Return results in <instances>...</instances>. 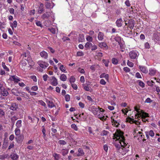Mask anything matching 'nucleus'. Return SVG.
Here are the masks:
<instances>
[{"label": "nucleus", "instance_id": "obj_1", "mask_svg": "<svg viewBox=\"0 0 160 160\" xmlns=\"http://www.w3.org/2000/svg\"><path fill=\"white\" fill-rule=\"evenodd\" d=\"M124 132L120 130H117L116 132L113 134V139H116L119 141V143H115L114 145L117 150H119L121 147H123L121 142H123L124 145L126 143L125 142V139L123 136Z\"/></svg>", "mask_w": 160, "mask_h": 160}, {"label": "nucleus", "instance_id": "obj_2", "mask_svg": "<svg viewBox=\"0 0 160 160\" xmlns=\"http://www.w3.org/2000/svg\"><path fill=\"white\" fill-rule=\"evenodd\" d=\"M139 115L140 116V117H141V118L142 119V120L143 122H146V117H149L148 114L146 112H144V111L142 110L141 111V113L139 114H136L135 115V117H137V118L136 117L135 118H137L138 117H138V116Z\"/></svg>", "mask_w": 160, "mask_h": 160}, {"label": "nucleus", "instance_id": "obj_3", "mask_svg": "<svg viewBox=\"0 0 160 160\" xmlns=\"http://www.w3.org/2000/svg\"><path fill=\"white\" fill-rule=\"evenodd\" d=\"M129 55L131 59H135L138 57L139 53L136 51L132 50L129 52Z\"/></svg>", "mask_w": 160, "mask_h": 160}, {"label": "nucleus", "instance_id": "obj_4", "mask_svg": "<svg viewBox=\"0 0 160 160\" xmlns=\"http://www.w3.org/2000/svg\"><path fill=\"white\" fill-rule=\"evenodd\" d=\"M126 121L131 123H134L136 125L140 124V122H139L136 120H134L133 119L130 117L127 118Z\"/></svg>", "mask_w": 160, "mask_h": 160}, {"label": "nucleus", "instance_id": "obj_5", "mask_svg": "<svg viewBox=\"0 0 160 160\" xmlns=\"http://www.w3.org/2000/svg\"><path fill=\"white\" fill-rule=\"evenodd\" d=\"M153 39L155 42L160 43V34H159L154 33L153 34Z\"/></svg>", "mask_w": 160, "mask_h": 160}, {"label": "nucleus", "instance_id": "obj_6", "mask_svg": "<svg viewBox=\"0 0 160 160\" xmlns=\"http://www.w3.org/2000/svg\"><path fill=\"white\" fill-rule=\"evenodd\" d=\"M23 138L24 137L23 135H20L15 138L17 142L19 143L22 142Z\"/></svg>", "mask_w": 160, "mask_h": 160}, {"label": "nucleus", "instance_id": "obj_7", "mask_svg": "<svg viewBox=\"0 0 160 160\" xmlns=\"http://www.w3.org/2000/svg\"><path fill=\"white\" fill-rule=\"evenodd\" d=\"M18 108V104L16 103H12L10 108L12 111H16Z\"/></svg>", "mask_w": 160, "mask_h": 160}, {"label": "nucleus", "instance_id": "obj_8", "mask_svg": "<svg viewBox=\"0 0 160 160\" xmlns=\"http://www.w3.org/2000/svg\"><path fill=\"white\" fill-rule=\"evenodd\" d=\"M50 16V12H47L43 14L41 16V18L43 20L48 19Z\"/></svg>", "mask_w": 160, "mask_h": 160}, {"label": "nucleus", "instance_id": "obj_9", "mask_svg": "<svg viewBox=\"0 0 160 160\" xmlns=\"http://www.w3.org/2000/svg\"><path fill=\"white\" fill-rule=\"evenodd\" d=\"M40 55L41 56L45 59H46L48 58V54L45 51H43L41 52L40 53Z\"/></svg>", "mask_w": 160, "mask_h": 160}, {"label": "nucleus", "instance_id": "obj_10", "mask_svg": "<svg viewBox=\"0 0 160 160\" xmlns=\"http://www.w3.org/2000/svg\"><path fill=\"white\" fill-rule=\"evenodd\" d=\"M122 20L121 18L118 19L116 22L117 26L119 27H121L122 25Z\"/></svg>", "mask_w": 160, "mask_h": 160}, {"label": "nucleus", "instance_id": "obj_11", "mask_svg": "<svg viewBox=\"0 0 160 160\" xmlns=\"http://www.w3.org/2000/svg\"><path fill=\"white\" fill-rule=\"evenodd\" d=\"M139 68L143 73H147L148 72V70L144 66H139Z\"/></svg>", "mask_w": 160, "mask_h": 160}, {"label": "nucleus", "instance_id": "obj_12", "mask_svg": "<svg viewBox=\"0 0 160 160\" xmlns=\"http://www.w3.org/2000/svg\"><path fill=\"white\" fill-rule=\"evenodd\" d=\"M44 5L43 3H41L38 8V12L39 13H41L44 11Z\"/></svg>", "mask_w": 160, "mask_h": 160}, {"label": "nucleus", "instance_id": "obj_13", "mask_svg": "<svg viewBox=\"0 0 160 160\" xmlns=\"http://www.w3.org/2000/svg\"><path fill=\"white\" fill-rule=\"evenodd\" d=\"M78 152V153L77 154V156L78 157L83 156L84 155V153L82 148H79Z\"/></svg>", "mask_w": 160, "mask_h": 160}, {"label": "nucleus", "instance_id": "obj_14", "mask_svg": "<svg viewBox=\"0 0 160 160\" xmlns=\"http://www.w3.org/2000/svg\"><path fill=\"white\" fill-rule=\"evenodd\" d=\"M53 82H52V84L54 86H56L57 85L58 83L57 80L54 76L52 77Z\"/></svg>", "mask_w": 160, "mask_h": 160}, {"label": "nucleus", "instance_id": "obj_15", "mask_svg": "<svg viewBox=\"0 0 160 160\" xmlns=\"http://www.w3.org/2000/svg\"><path fill=\"white\" fill-rule=\"evenodd\" d=\"M53 6L51 7V3L48 2H46L45 5V7L47 9H50L51 8H52L54 6V4L53 3Z\"/></svg>", "mask_w": 160, "mask_h": 160}, {"label": "nucleus", "instance_id": "obj_16", "mask_svg": "<svg viewBox=\"0 0 160 160\" xmlns=\"http://www.w3.org/2000/svg\"><path fill=\"white\" fill-rule=\"evenodd\" d=\"M10 156L11 158L14 160H16L18 158V156L16 153H12Z\"/></svg>", "mask_w": 160, "mask_h": 160}, {"label": "nucleus", "instance_id": "obj_17", "mask_svg": "<svg viewBox=\"0 0 160 160\" xmlns=\"http://www.w3.org/2000/svg\"><path fill=\"white\" fill-rule=\"evenodd\" d=\"M84 40V35L82 34L79 35L78 41L79 42H83Z\"/></svg>", "mask_w": 160, "mask_h": 160}, {"label": "nucleus", "instance_id": "obj_18", "mask_svg": "<svg viewBox=\"0 0 160 160\" xmlns=\"http://www.w3.org/2000/svg\"><path fill=\"white\" fill-rule=\"evenodd\" d=\"M99 46L101 48H108V46L105 42H103L100 43L99 44Z\"/></svg>", "mask_w": 160, "mask_h": 160}, {"label": "nucleus", "instance_id": "obj_19", "mask_svg": "<svg viewBox=\"0 0 160 160\" xmlns=\"http://www.w3.org/2000/svg\"><path fill=\"white\" fill-rule=\"evenodd\" d=\"M1 93L2 95L4 96H6L8 94V92L7 90L5 89H4L3 90L1 91Z\"/></svg>", "mask_w": 160, "mask_h": 160}, {"label": "nucleus", "instance_id": "obj_20", "mask_svg": "<svg viewBox=\"0 0 160 160\" xmlns=\"http://www.w3.org/2000/svg\"><path fill=\"white\" fill-rule=\"evenodd\" d=\"M48 106L50 108H52L55 106L53 102L51 101L48 100L47 101Z\"/></svg>", "mask_w": 160, "mask_h": 160}, {"label": "nucleus", "instance_id": "obj_21", "mask_svg": "<svg viewBox=\"0 0 160 160\" xmlns=\"http://www.w3.org/2000/svg\"><path fill=\"white\" fill-rule=\"evenodd\" d=\"M104 34L101 32H99L98 36V38L99 40H102L103 39Z\"/></svg>", "mask_w": 160, "mask_h": 160}, {"label": "nucleus", "instance_id": "obj_22", "mask_svg": "<svg viewBox=\"0 0 160 160\" xmlns=\"http://www.w3.org/2000/svg\"><path fill=\"white\" fill-rule=\"evenodd\" d=\"M61 151L62 152V155L65 156L68 153V149H62L61 150Z\"/></svg>", "mask_w": 160, "mask_h": 160}, {"label": "nucleus", "instance_id": "obj_23", "mask_svg": "<svg viewBox=\"0 0 160 160\" xmlns=\"http://www.w3.org/2000/svg\"><path fill=\"white\" fill-rule=\"evenodd\" d=\"M99 111H100V112H101V110H100L99 108H95L93 109L92 112L94 115H96Z\"/></svg>", "mask_w": 160, "mask_h": 160}, {"label": "nucleus", "instance_id": "obj_24", "mask_svg": "<svg viewBox=\"0 0 160 160\" xmlns=\"http://www.w3.org/2000/svg\"><path fill=\"white\" fill-rule=\"evenodd\" d=\"M22 121L21 120H18L16 124L17 128H19L22 126Z\"/></svg>", "mask_w": 160, "mask_h": 160}, {"label": "nucleus", "instance_id": "obj_25", "mask_svg": "<svg viewBox=\"0 0 160 160\" xmlns=\"http://www.w3.org/2000/svg\"><path fill=\"white\" fill-rule=\"evenodd\" d=\"M67 77L64 74H62L60 77V79L62 81H65L67 79Z\"/></svg>", "mask_w": 160, "mask_h": 160}, {"label": "nucleus", "instance_id": "obj_26", "mask_svg": "<svg viewBox=\"0 0 160 160\" xmlns=\"http://www.w3.org/2000/svg\"><path fill=\"white\" fill-rule=\"evenodd\" d=\"M48 30L49 31L53 34H55L56 33V29L53 28H48Z\"/></svg>", "mask_w": 160, "mask_h": 160}, {"label": "nucleus", "instance_id": "obj_27", "mask_svg": "<svg viewBox=\"0 0 160 160\" xmlns=\"http://www.w3.org/2000/svg\"><path fill=\"white\" fill-rule=\"evenodd\" d=\"M53 156L54 158V160H58L60 158L59 154L56 153L53 154Z\"/></svg>", "mask_w": 160, "mask_h": 160}, {"label": "nucleus", "instance_id": "obj_28", "mask_svg": "<svg viewBox=\"0 0 160 160\" xmlns=\"http://www.w3.org/2000/svg\"><path fill=\"white\" fill-rule=\"evenodd\" d=\"M111 118L112 120V123H113L115 124V125L116 126V127H118V125H119V123L116 120H114V119L112 118V117H111Z\"/></svg>", "mask_w": 160, "mask_h": 160}, {"label": "nucleus", "instance_id": "obj_29", "mask_svg": "<svg viewBox=\"0 0 160 160\" xmlns=\"http://www.w3.org/2000/svg\"><path fill=\"white\" fill-rule=\"evenodd\" d=\"M112 62L113 64L117 65L118 63V60L116 58H113L112 59Z\"/></svg>", "mask_w": 160, "mask_h": 160}, {"label": "nucleus", "instance_id": "obj_30", "mask_svg": "<svg viewBox=\"0 0 160 160\" xmlns=\"http://www.w3.org/2000/svg\"><path fill=\"white\" fill-rule=\"evenodd\" d=\"M15 135L18 136L20 134V131L18 128H16L15 129Z\"/></svg>", "mask_w": 160, "mask_h": 160}, {"label": "nucleus", "instance_id": "obj_31", "mask_svg": "<svg viewBox=\"0 0 160 160\" xmlns=\"http://www.w3.org/2000/svg\"><path fill=\"white\" fill-rule=\"evenodd\" d=\"M156 73V71L153 69H151L149 70V74L151 76H154Z\"/></svg>", "mask_w": 160, "mask_h": 160}, {"label": "nucleus", "instance_id": "obj_32", "mask_svg": "<svg viewBox=\"0 0 160 160\" xmlns=\"http://www.w3.org/2000/svg\"><path fill=\"white\" fill-rule=\"evenodd\" d=\"M17 22L16 21H14L11 24V26L13 29V28H16L17 26Z\"/></svg>", "mask_w": 160, "mask_h": 160}, {"label": "nucleus", "instance_id": "obj_33", "mask_svg": "<svg viewBox=\"0 0 160 160\" xmlns=\"http://www.w3.org/2000/svg\"><path fill=\"white\" fill-rule=\"evenodd\" d=\"M76 80L75 78L73 76H72L70 78L69 81L71 84H72V82H74Z\"/></svg>", "mask_w": 160, "mask_h": 160}, {"label": "nucleus", "instance_id": "obj_34", "mask_svg": "<svg viewBox=\"0 0 160 160\" xmlns=\"http://www.w3.org/2000/svg\"><path fill=\"white\" fill-rule=\"evenodd\" d=\"M2 66L3 68L7 71H9V68L6 66L5 63L4 62L2 63Z\"/></svg>", "mask_w": 160, "mask_h": 160}, {"label": "nucleus", "instance_id": "obj_35", "mask_svg": "<svg viewBox=\"0 0 160 160\" xmlns=\"http://www.w3.org/2000/svg\"><path fill=\"white\" fill-rule=\"evenodd\" d=\"M92 45V44L90 42H87L85 44V47L87 48H90Z\"/></svg>", "mask_w": 160, "mask_h": 160}, {"label": "nucleus", "instance_id": "obj_36", "mask_svg": "<svg viewBox=\"0 0 160 160\" xmlns=\"http://www.w3.org/2000/svg\"><path fill=\"white\" fill-rule=\"evenodd\" d=\"M45 132H46L45 129V128H43L42 130V132L43 133V137L45 139V140H46V134H45Z\"/></svg>", "mask_w": 160, "mask_h": 160}, {"label": "nucleus", "instance_id": "obj_37", "mask_svg": "<svg viewBox=\"0 0 160 160\" xmlns=\"http://www.w3.org/2000/svg\"><path fill=\"white\" fill-rule=\"evenodd\" d=\"M109 133V132L107 131L103 130L101 133V136H104L107 135H108V133Z\"/></svg>", "mask_w": 160, "mask_h": 160}, {"label": "nucleus", "instance_id": "obj_38", "mask_svg": "<svg viewBox=\"0 0 160 160\" xmlns=\"http://www.w3.org/2000/svg\"><path fill=\"white\" fill-rule=\"evenodd\" d=\"M71 127L72 128H73L75 131H77L78 130V128L77 126L74 124H72L71 125Z\"/></svg>", "mask_w": 160, "mask_h": 160}, {"label": "nucleus", "instance_id": "obj_39", "mask_svg": "<svg viewBox=\"0 0 160 160\" xmlns=\"http://www.w3.org/2000/svg\"><path fill=\"white\" fill-rule=\"evenodd\" d=\"M58 143L61 145H64L67 144V142L63 140H60L58 141Z\"/></svg>", "mask_w": 160, "mask_h": 160}, {"label": "nucleus", "instance_id": "obj_40", "mask_svg": "<svg viewBox=\"0 0 160 160\" xmlns=\"http://www.w3.org/2000/svg\"><path fill=\"white\" fill-rule=\"evenodd\" d=\"M20 63L23 66H25L27 64V63L26 62V59H25L24 60H22L20 62Z\"/></svg>", "mask_w": 160, "mask_h": 160}, {"label": "nucleus", "instance_id": "obj_41", "mask_svg": "<svg viewBox=\"0 0 160 160\" xmlns=\"http://www.w3.org/2000/svg\"><path fill=\"white\" fill-rule=\"evenodd\" d=\"M103 62L104 63L105 65V66L107 67L108 66V60H106L105 59L102 60Z\"/></svg>", "mask_w": 160, "mask_h": 160}, {"label": "nucleus", "instance_id": "obj_42", "mask_svg": "<svg viewBox=\"0 0 160 160\" xmlns=\"http://www.w3.org/2000/svg\"><path fill=\"white\" fill-rule=\"evenodd\" d=\"M59 69L62 72H65L66 70L65 68L64 67V66L63 65H61Z\"/></svg>", "mask_w": 160, "mask_h": 160}, {"label": "nucleus", "instance_id": "obj_43", "mask_svg": "<svg viewBox=\"0 0 160 160\" xmlns=\"http://www.w3.org/2000/svg\"><path fill=\"white\" fill-rule=\"evenodd\" d=\"M47 49L48 51H49L52 53H53L55 52V50H54V49L50 47H48Z\"/></svg>", "mask_w": 160, "mask_h": 160}, {"label": "nucleus", "instance_id": "obj_44", "mask_svg": "<svg viewBox=\"0 0 160 160\" xmlns=\"http://www.w3.org/2000/svg\"><path fill=\"white\" fill-rule=\"evenodd\" d=\"M18 119V118L15 116L12 117L11 118V120L12 122H13V124L14 123V122L15 120H16Z\"/></svg>", "mask_w": 160, "mask_h": 160}, {"label": "nucleus", "instance_id": "obj_45", "mask_svg": "<svg viewBox=\"0 0 160 160\" xmlns=\"http://www.w3.org/2000/svg\"><path fill=\"white\" fill-rule=\"evenodd\" d=\"M8 142H4L3 144L2 145V148L3 149H5L7 147Z\"/></svg>", "mask_w": 160, "mask_h": 160}, {"label": "nucleus", "instance_id": "obj_46", "mask_svg": "<svg viewBox=\"0 0 160 160\" xmlns=\"http://www.w3.org/2000/svg\"><path fill=\"white\" fill-rule=\"evenodd\" d=\"M5 112L3 111L1 109H0V117H2L4 116Z\"/></svg>", "mask_w": 160, "mask_h": 160}, {"label": "nucleus", "instance_id": "obj_47", "mask_svg": "<svg viewBox=\"0 0 160 160\" xmlns=\"http://www.w3.org/2000/svg\"><path fill=\"white\" fill-rule=\"evenodd\" d=\"M77 55L78 56H82L84 55V53L82 52H78L77 53Z\"/></svg>", "mask_w": 160, "mask_h": 160}, {"label": "nucleus", "instance_id": "obj_48", "mask_svg": "<svg viewBox=\"0 0 160 160\" xmlns=\"http://www.w3.org/2000/svg\"><path fill=\"white\" fill-rule=\"evenodd\" d=\"M65 98L66 101L68 102L70 100V96L68 94H67L65 96Z\"/></svg>", "mask_w": 160, "mask_h": 160}, {"label": "nucleus", "instance_id": "obj_49", "mask_svg": "<svg viewBox=\"0 0 160 160\" xmlns=\"http://www.w3.org/2000/svg\"><path fill=\"white\" fill-rule=\"evenodd\" d=\"M134 22H132V23H130L129 24V27L130 29H132L134 27Z\"/></svg>", "mask_w": 160, "mask_h": 160}, {"label": "nucleus", "instance_id": "obj_50", "mask_svg": "<svg viewBox=\"0 0 160 160\" xmlns=\"http://www.w3.org/2000/svg\"><path fill=\"white\" fill-rule=\"evenodd\" d=\"M40 104L42 106H43L44 107L46 106V104L42 100H39L38 101Z\"/></svg>", "mask_w": 160, "mask_h": 160}, {"label": "nucleus", "instance_id": "obj_51", "mask_svg": "<svg viewBox=\"0 0 160 160\" xmlns=\"http://www.w3.org/2000/svg\"><path fill=\"white\" fill-rule=\"evenodd\" d=\"M18 90L17 89H13L11 90L12 93L14 95L18 92Z\"/></svg>", "mask_w": 160, "mask_h": 160}, {"label": "nucleus", "instance_id": "obj_52", "mask_svg": "<svg viewBox=\"0 0 160 160\" xmlns=\"http://www.w3.org/2000/svg\"><path fill=\"white\" fill-rule=\"evenodd\" d=\"M127 64L129 66L131 67H133V63L132 62H130L129 60L128 61Z\"/></svg>", "mask_w": 160, "mask_h": 160}, {"label": "nucleus", "instance_id": "obj_53", "mask_svg": "<svg viewBox=\"0 0 160 160\" xmlns=\"http://www.w3.org/2000/svg\"><path fill=\"white\" fill-rule=\"evenodd\" d=\"M139 85L142 87V88H144L145 87V84L144 83H143V82L141 81H139Z\"/></svg>", "mask_w": 160, "mask_h": 160}, {"label": "nucleus", "instance_id": "obj_54", "mask_svg": "<svg viewBox=\"0 0 160 160\" xmlns=\"http://www.w3.org/2000/svg\"><path fill=\"white\" fill-rule=\"evenodd\" d=\"M82 86L83 87L84 89L86 91H88L90 90L89 87L88 86H85L84 84L82 85Z\"/></svg>", "mask_w": 160, "mask_h": 160}, {"label": "nucleus", "instance_id": "obj_55", "mask_svg": "<svg viewBox=\"0 0 160 160\" xmlns=\"http://www.w3.org/2000/svg\"><path fill=\"white\" fill-rule=\"evenodd\" d=\"M114 39L116 41L118 42L119 44H120V47H121V46L119 43V41L120 39V37H115Z\"/></svg>", "mask_w": 160, "mask_h": 160}, {"label": "nucleus", "instance_id": "obj_56", "mask_svg": "<svg viewBox=\"0 0 160 160\" xmlns=\"http://www.w3.org/2000/svg\"><path fill=\"white\" fill-rule=\"evenodd\" d=\"M87 41L89 42H92V38L90 36H88L86 38Z\"/></svg>", "mask_w": 160, "mask_h": 160}, {"label": "nucleus", "instance_id": "obj_57", "mask_svg": "<svg viewBox=\"0 0 160 160\" xmlns=\"http://www.w3.org/2000/svg\"><path fill=\"white\" fill-rule=\"evenodd\" d=\"M36 24L37 26H40L41 27H42V25L41 23V22L40 21H37L36 22Z\"/></svg>", "mask_w": 160, "mask_h": 160}, {"label": "nucleus", "instance_id": "obj_58", "mask_svg": "<svg viewBox=\"0 0 160 160\" xmlns=\"http://www.w3.org/2000/svg\"><path fill=\"white\" fill-rule=\"evenodd\" d=\"M123 70L126 72H129L130 71V69L127 67H124Z\"/></svg>", "mask_w": 160, "mask_h": 160}, {"label": "nucleus", "instance_id": "obj_59", "mask_svg": "<svg viewBox=\"0 0 160 160\" xmlns=\"http://www.w3.org/2000/svg\"><path fill=\"white\" fill-rule=\"evenodd\" d=\"M31 89L34 91H37L38 89V87L36 86H33L32 87Z\"/></svg>", "mask_w": 160, "mask_h": 160}, {"label": "nucleus", "instance_id": "obj_60", "mask_svg": "<svg viewBox=\"0 0 160 160\" xmlns=\"http://www.w3.org/2000/svg\"><path fill=\"white\" fill-rule=\"evenodd\" d=\"M71 86L72 88L75 90H76L77 89L78 87L77 85L75 84H71Z\"/></svg>", "mask_w": 160, "mask_h": 160}, {"label": "nucleus", "instance_id": "obj_61", "mask_svg": "<svg viewBox=\"0 0 160 160\" xmlns=\"http://www.w3.org/2000/svg\"><path fill=\"white\" fill-rule=\"evenodd\" d=\"M31 79H32L34 81L36 82L37 81V78L36 76L34 75H32L30 77Z\"/></svg>", "mask_w": 160, "mask_h": 160}, {"label": "nucleus", "instance_id": "obj_62", "mask_svg": "<svg viewBox=\"0 0 160 160\" xmlns=\"http://www.w3.org/2000/svg\"><path fill=\"white\" fill-rule=\"evenodd\" d=\"M152 100H151L150 98H148L146 99L145 101V102L146 103H150L152 102Z\"/></svg>", "mask_w": 160, "mask_h": 160}, {"label": "nucleus", "instance_id": "obj_63", "mask_svg": "<svg viewBox=\"0 0 160 160\" xmlns=\"http://www.w3.org/2000/svg\"><path fill=\"white\" fill-rule=\"evenodd\" d=\"M149 134L150 135V136L152 137L154 136V133L153 132L152 130H150L149 131Z\"/></svg>", "mask_w": 160, "mask_h": 160}, {"label": "nucleus", "instance_id": "obj_64", "mask_svg": "<svg viewBox=\"0 0 160 160\" xmlns=\"http://www.w3.org/2000/svg\"><path fill=\"white\" fill-rule=\"evenodd\" d=\"M100 83L102 85H105L106 83V82L104 79H101L100 81Z\"/></svg>", "mask_w": 160, "mask_h": 160}]
</instances>
